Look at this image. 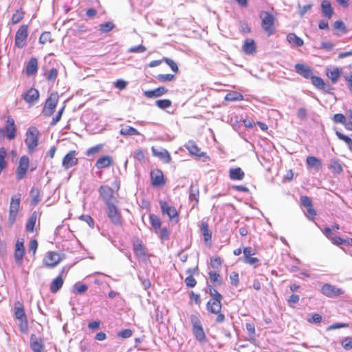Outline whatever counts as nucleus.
I'll return each instance as SVG.
<instances>
[{"label":"nucleus","mask_w":352,"mask_h":352,"mask_svg":"<svg viewBox=\"0 0 352 352\" xmlns=\"http://www.w3.org/2000/svg\"><path fill=\"white\" fill-rule=\"evenodd\" d=\"M37 219V214L36 212L32 213L30 217L28 218V221L25 225V230L28 232H33L34 230V226L36 225Z\"/></svg>","instance_id":"obj_39"},{"label":"nucleus","mask_w":352,"mask_h":352,"mask_svg":"<svg viewBox=\"0 0 352 352\" xmlns=\"http://www.w3.org/2000/svg\"><path fill=\"white\" fill-rule=\"evenodd\" d=\"M307 165L311 168L319 169L322 167L320 160L314 156H308L306 159Z\"/></svg>","instance_id":"obj_41"},{"label":"nucleus","mask_w":352,"mask_h":352,"mask_svg":"<svg viewBox=\"0 0 352 352\" xmlns=\"http://www.w3.org/2000/svg\"><path fill=\"white\" fill-rule=\"evenodd\" d=\"M99 194L106 205L113 204V201L118 202L114 191L112 188L107 185H102L98 189Z\"/></svg>","instance_id":"obj_11"},{"label":"nucleus","mask_w":352,"mask_h":352,"mask_svg":"<svg viewBox=\"0 0 352 352\" xmlns=\"http://www.w3.org/2000/svg\"><path fill=\"white\" fill-rule=\"evenodd\" d=\"M342 346L345 350H350L352 349V337H346L343 338L341 342Z\"/></svg>","instance_id":"obj_60"},{"label":"nucleus","mask_w":352,"mask_h":352,"mask_svg":"<svg viewBox=\"0 0 352 352\" xmlns=\"http://www.w3.org/2000/svg\"><path fill=\"white\" fill-rule=\"evenodd\" d=\"M156 78L158 81L161 82H170L175 79V75L170 74H158L156 76Z\"/></svg>","instance_id":"obj_53"},{"label":"nucleus","mask_w":352,"mask_h":352,"mask_svg":"<svg viewBox=\"0 0 352 352\" xmlns=\"http://www.w3.org/2000/svg\"><path fill=\"white\" fill-rule=\"evenodd\" d=\"M295 71L296 73H298V74H300L306 79L311 78V76H313L311 67L302 63L296 64Z\"/></svg>","instance_id":"obj_27"},{"label":"nucleus","mask_w":352,"mask_h":352,"mask_svg":"<svg viewBox=\"0 0 352 352\" xmlns=\"http://www.w3.org/2000/svg\"><path fill=\"white\" fill-rule=\"evenodd\" d=\"M39 131L35 126L28 128L25 133V143L28 147V152L32 153L38 144Z\"/></svg>","instance_id":"obj_5"},{"label":"nucleus","mask_w":352,"mask_h":352,"mask_svg":"<svg viewBox=\"0 0 352 352\" xmlns=\"http://www.w3.org/2000/svg\"><path fill=\"white\" fill-rule=\"evenodd\" d=\"M190 322L192 327V333L195 339L199 342H206L207 341V337L199 316L192 314L190 316Z\"/></svg>","instance_id":"obj_4"},{"label":"nucleus","mask_w":352,"mask_h":352,"mask_svg":"<svg viewBox=\"0 0 352 352\" xmlns=\"http://www.w3.org/2000/svg\"><path fill=\"white\" fill-rule=\"evenodd\" d=\"M336 134L340 140L344 141L351 148H352V140L349 136L340 131H336Z\"/></svg>","instance_id":"obj_57"},{"label":"nucleus","mask_w":352,"mask_h":352,"mask_svg":"<svg viewBox=\"0 0 352 352\" xmlns=\"http://www.w3.org/2000/svg\"><path fill=\"white\" fill-rule=\"evenodd\" d=\"M133 250L135 255L138 258H144L146 255V248L142 241L139 238L133 239Z\"/></svg>","instance_id":"obj_23"},{"label":"nucleus","mask_w":352,"mask_h":352,"mask_svg":"<svg viewBox=\"0 0 352 352\" xmlns=\"http://www.w3.org/2000/svg\"><path fill=\"white\" fill-rule=\"evenodd\" d=\"M77 151L75 150L69 151L62 160V166L67 170L78 164L77 157Z\"/></svg>","instance_id":"obj_15"},{"label":"nucleus","mask_w":352,"mask_h":352,"mask_svg":"<svg viewBox=\"0 0 352 352\" xmlns=\"http://www.w3.org/2000/svg\"><path fill=\"white\" fill-rule=\"evenodd\" d=\"M113 164V157L110 155H102L96 162L95 166L98 169L107 168Z\"/></svg>","instance_id":"obj_28"},{"label":"nucleus","mask_w":352,"mask_h":352,"mask_svg":"<svg viewBox=\"0 0 352 352\" xmlns=\"http://www.w3.org/2000/svg\"><path fill=\"white\" fill-rule=\"evenodd\" d=\"M162 60L165 62L171 68L173 72H174L175 73L179 72L178 66L174 60L168 58H163Z\"/></svg>","instance_id":"obj_58"},{"label":"nucleus","mask_w":352,"mask_h":352,"mask_svg":"<svg viewBox=\"0 0 352 352\" xmlns=\"http://www.w3.org/2000/svg\"><path fill=\"white\" fill-rule=\"evenodd\" d=\"M107 214L111 222L114 225L120 226L122 224V214L114 203L107 205Z\"/></svg>","instance_id":"obj_12"},{"label":"nucleus","mask_w":352,"mask_h":352,"mask_svg":"<svg viewBox=\"0 0 352 352\" xmlns=\"http://www.w3.org/2000/svg\"><path fill=\"white\" fill-rule=\"evenodd\" d=\"M160 206L162 214L163 215H167L170 221H174L175 223H178L179 221V213L177 209L168 204L165 201H160Z\"/></svg>","instance_id":"obj_9"},{"label":"nucleus","mask_w":352,"mask_h":352,"mask_svg":"<svg viewBox=\"0 0 352 352\" xmlns=\"http://www.w3.org/2000/svg\"><path fill=\"white\" fill-rule=\"evenodd\" d=\"M245 177V173L240 168H230L229 170V177L231 180H242Z\"/></svg>","instance_id":"obj_34"},{"label":"nucleus","mask_w":352,"mask_h":352,"mask_svg":"<svg viewBox=\"0 0 352 352\" xmlns=\"http://www.w3.org/2000/svg\"><path fill=\"white\" fill-rule=\"evenodd\" d=\"M21 197V194H16L11 197L9 206V214L8 218V223L10 226H12L16 221L17 214L19 211Z\"/></svg>","instance_id":"obj_6"},{"label":"nucleus","mask_w":352,"mask_h":352,"mask_svg":"<svg viewBox=\"0 0 352 352\" xmlns=\"http://www.w3.org/2000/svg\"><path fill=\"white\" fill-rule=\"evenodd\" d=\"M321 10L324 16L327 19H331L332 17L333 9L330 1L328 0H323L321 3Z\"/></svg>","instance_id":"obj_33"},{"label":"nucleus","mask_w":352,"mask_h":352,"mask_svg":"<svg viewBox=\"0 0 352 352\" xmlns=\"http://www.w3.org/2000/svg\"><path fill=\"white\" fill-rule=\"evenodd\" d=\"M243 253L244 255V262L254 267L258 265L259 259L256 257H252V255L255 254V251L252 247H245Z\"/></svg>","instance_id":"obj_22"},{"label":"nucleus","mask_w":352,"mask_h":352,"mask_svg":"<svg viewBox=\"0 0 352 352\" xmlns=\"http://www.w3.org/2000/svg\"><path fill=\"white\" fill-rule=\"evenodd\" d=\"M120 134L123 136H135L140 135V133L134 127L131 126L121 125L120 130Z\"/></svg>","instance_id":"obj_35"},{"label":"nucleus","mask_w":352,"mask_h":352,"mask_svg":"<svg viewBox=\"0 0 352 352\" xmlns=\"http://www.w3.org/2000/svg\"><path fill=\"white\" fill-rule=\"evenodd\" d=\"M158 234L159 238L161 241H167L170 237V232L167 228H161L158 230V232H155Z\"/></svg>","instance_id":"obj_48"},{"label":"nucleus","mask_w":352,"mask_h":352,"mask_svg":"<svg viewBox=\"0 0 352 352\" xmlns=\"http://www.w3.org/2000/svg\"><path fill=\"white\" fill-rule=\"evenodd\" d=\"M30 195L32 197V204L34 206L37 205L41 201L39 189L37 188H32L30 190Z\"/></svg>","instance_id":"obj_47"},{"label":"nucleus","mask_w":352,"mask_h":352,"mask_svg":"<svg viewBox=\"0 0 352 352\" xmlns=\"http://www.w3.org/2000/svg\"><path fill=\"white\" fill-rule=\"evenodd\" d=\"M242 48L243 52L248 55L253 54L256 50L255 42L251 38H248L245 41Z\"/></svg>","instance_id":"obj_32"},{"label":"nucleus","mask_w":352,"mask_h":352,"mask_svg":"<svg viewBox=\"0 0 352 352\" xmlns=\"http://www.w3.org/2000/svg\"><path fill=\"white\" fill-rule=\"evenodd\" d=\"M333 28L335 30L339 31L340 32L344 34L347 32V29L344 23L340 21H336L333 23Z\"/></svg>","instance_id":"obj_54"},{"label":"nucleus","mask_w":352,"mask_h":352,"mask_svg":"<svg viewBox=\"0 0 352 352\" xmlns=\"http://www.w3.org/2000/svg\"><path fill=\"white\" fill-rule=\"evenodd\" d=\"M58 95L57 93H52L45 101L43 109V113L45 117L51 116L57 106L58 102Z\"/></svg>","instance_id":"obj_10"},{"label":"nucleus","mask_w":352,"mask_h":352,"mask_svg":"<svg viewBox=\"0 0 352 352\" xmlns=\"http://www.w3.org/2000/svg\"><path fill=\"white\" fill-rule=\"evenodd\" d=\"M300 201L302 205L307 209V217L311 221H314L317 215V212L313 206L312 200L310 197L306 195L300 197Z\"/></svg>","instance_id":"obj_16"},{"label":"nucleus","mask_w":352,"mask_h":352,"mask_svg":"<svg viewBox=\"0 0 352 352\" xmlns=\"http://www.w3.org/2000/svg\"><path fill=\"white\" fill-rule=\"evenodd\" d=\"M14 318L18 320L19 330L23 333L28 331V322L23 305L19 301L14 305Z\"/></svg>","instance_id":"obj_2"},{"label":"nucleus","mask_w":352,"mask_h":352,"mask_svg":"<svg viewBox=\"0 0 352 352\" xmlns=\"http://www.w3.org/2000/svg\"><path fill=\"white\" fill-rule=\"evenodd\" d=\"M28 25L23 24L16 30L14 36V45L19 49L24 47L27 44L28 36Z\"/></svg>","instance_id":"obj_8"},{"label":"nucleus","mask_w":352,"mask_h":352,"mask_svg":"<svg viewBox=\"0 0 352 352\" xmlns=\"http://www.w3.org/2000/svg\"><path fill=\"white\" fill-rule=\"evenodd\" d=\"M333 120L336 123H341L345 126L346 124V118L342 113H336L333 117Z\"/></svg>","instance_id":"obj_61"},{"label":"nucleus","mask_w":352,"mask_h":352,"mask_svg":"<svg viewBox=\"0 0 352 352\" xmlns=\"http://www.w3.org/2000/svg\"><path fill=\"white\" fill-rule=\"evenodd\" d=\"M208 277L210 282L215 286H220L222 284V278L221 275L215 271H210Z\"/></svg>","instance_id":"obj_42"},{"label":"nucleus","mask_w":352,"mask_h":352,"mask_svg":"<svg viewBox=\"0 0 352 352\" xmlns=\"http://www.w3.org/2000/svg\"><path fill=\"white\" fill-rule=\"evenodd\" d=\"M23 99L29 104L36 102L39 98V92L36 89L30 88L22 94Z\"/></svg>","instance_id":"obj_25"},{"label":"nucleus","mask_w":352,"mask_h":352,"mask_svg":"<svg viewBox=\"0 0 352 352\" xmlns=\"http://www.w3.org/2000/svg\"><path fill=\"white\" fill-rule=\"evenodd\" d=\"M58 74V69L56 68H52L46 74L45 78L49 82H54L56 79Z\"/></svg>","instance_id":"obj_55"},{"label":"nucleus","mask_w":352,"mask_h":352,"mask_svg":"<svg viewBox=\"0 0 352 352\" xmlns=\"http://www.w3.org/2000/svg\"><path fill=\"white\" fill-rule=\"evenodd\" d=\"M192 270V269H189L187 270V273H189L190 275L185 278V283L186 286L188 287H194L197 284V280L191 274Z\"/></svg>","instance_id":"obj_50"},{"label":"nucleus","mask_w":352,"mask_h":352,"mask_svg":"<svg viewBox=\"0 0 352 352\" xmlns=\"http://www.w3.org/2000/svg\"><path fill=\"white\" fill-rule=\"evenodd\" d=\"M63 259V255L55 252H48L43 258V265L48 268H54Z\"/></svg>","instance_id":"obj_13"},{"label":"nucleus","mask_w":352,"mask_h":352,"mask_svg":"<svg viewBox=\"0 0 352 352\" xmlns=\"http://www.w3.org/2000/svg\"><path fill=\"white\" fill-rule=\"evenodd\" d=\"M287 40L294 46L301 47L304 44L303 40L294 33H289L287 36Z\"/></svg>","instance_id":"obj_38"},{"label":"nucleus","mask_w":352,"mask_h":352,"mask_svg":"<svg viewBox=\"0 0 352 352\" xmlns=\"http://www.w3.org/2000/svg\"><path fill=\"white\" fill-rule=\"evenodd\" d=\"M30 346L34 352L44 351V344L42 339L32 340Z\"/></svg>","instance_id":"obj_45"},{"label":"nucleus","mask_w":352,"mask_h":352,"mask_svg":"<svg viewBox=\"0 0 352 352\" xmlns=\"http://www.w3.org/2000/svg\"><path fill=\"white\" fill-rule=\"evenodd\" d=\"M168 93V89L163 86L153 90H147L144 92V96L148 98H157Z\"/></svg>","instance_id":"obj_29"},{"label":"nucleus","mask_w":352,"mask_h":352,"mask_svg":"<svg viewBox=\"0 0 352 352\" xmlns=\"http://www.w3.org/2000/svg\"><path fill=\"white\" fill-rule=\"evenodd\" d=\"M29 166V157L26 155L21 157L16 170V178L17 180H21L25 177Z\"/></svg>","instance_id":"obj_14"},{"label":"nucleus","mask_w":352,"mask_h":352,"mask_svg":"<svg viewBox=\"0 0 352 352\" xmlns=\"http://www.w3.org/2000/svg\"><path fill=\"white\" fill-rule=\"evenodd\" d=\"M134 158L139 162L144 161L146 158L145 152L144 150L139 148L134 152Z\"/></svg>","instance_id":"obj_63"},{"label":"nucleus","mask_w":352,"mask_h":352,"mask_svg":"<svg viewBox=\"0 0 352 352\" xmlns=\"http://www.w3.org/2000/svg\"><path fill=\"white\" fill-rule=\"evenodd\" d=\"M151 152L153 156L159 158L163 163L169 164L171 162V156L166 149L163 148H157L152 146Z\"/></svg>","instance_id":"obj_21"},{"label":"nucleus","mask_w":352,"mask_h":352,"mask_svg":"<svg viewBox=\"0 0 352 352\" xmlns=\"http://www.w3.org/2000/svg\"><path fill=\"white\" fill-rule=\"evenodd\" d=\"M25 255V247L23 241L21 240H17L15 243L14 248V261L17 265L21 266L23 264V260Z\"/></svg>","instance_id":"obj_18"},{"label":"nucleus","mask_w":352,"mask_h":352,"mask_svg":"<svg viewBox=\"0 0 352 352\" xmlns=\"http://www.w3.org/2000/svg\"><path fill=\"white\" fill-rule=\"evenodd\" d=\"M321 292L323 295L329 298L338 297L344 293L342 289L328 283L322 285Z\"/></svg>","instance_id":"obj_17"},{"label":"nucleus","mask_w":352,"mask_h":352,"mask_svg":"<svg viewBox=\"0 0 352 352\" xmlns=\"http://www.w3.org/2000/svg\"><path fill=\"white\" fill-rule=\"evenodd\" d=\"M210 264L212 268L219 269L222 265V259L220 256L210 258Z\"/></svg>","instance_id":"obj_56"},{"label":"nucleus","mask_w":352,"mask_h":352,"mask_svg":"<svg viewBox=\"0 0 352 352\" xmlns=\"http://www.w3.org/2000/svg\"><path fill=\"white\" fill-rule=\"evenodd\" d=\"M114 26L115 25L112 22L108 21L100 25V30L102 32L107 33L112 30Z\"/></svg>","instance_id":"obj_59"},{"label":"nucleus","mask_w":352,"mask_h":352,"mask_svg":"<svg viewBox=\"0 0 352 352\" xmlns=\"http://www.w3.org/2000/svg\"><path fill=\"white\" fill-rule=\"evenodd\" d=\"M149 221L155 232H158V230L162 226V221L160 218L155 214H150Z\"/></svg>","instance_id":"obj_40"},{"label":"nucleus","mask_w":352,"mask_h":352,"mask_svg":"<svg viewBox=\"0 0 352 352\" xmlns=\"http://www.w3.org/2000/svg\"><path fill=\"white\" fill-rule=\"evenodd\" d=\"M53 40L51 32L48 31L43 32L39 37V43L43 45L51 43Z\"/></svg>","instance_id":"obj_46"},{"label":"nucleus","mask_w":352,"mask_h":352,"mask_svg":"<svg viewBox=\"0 0 352 352\" xmlns=\"http://www.w3.org/2000/svg\"><path fill=\"white\" fill-rule=\"evenodd\" d=\"M155 104L160 109H166L171 106L172 102L169 99H162L157 100Z\"/></svg>","instance_id":"obj_52"},{"label":"nucleus","mask_w":352,"mask_h":352,"mask_svg":"<svg viewBox=\"0 0 352 352\" xmlns=\"http://www.w3.org/2000/svg\"><path fill=\"white\" fill-rule=\"evenodd\" d=\"M38 71V60L35 57H32L26 66L25 73L27 76H30L36 74Z\"/></svg>","instance_id":"obj_30"},{"label":"nucleus","mask_w":352,"mask_h":352,"mask_svg":"<svg viewBox=\"0 0 352 352\" xmlns=\"http://www.w3.org/2000/svg\"><path fill=\"white\" fill-rule=\"evenodd\" d=\"M226 101H241L243 100V96L237 91H230L225 96Z\"/></svg>","instance_id":"obj_44"},{"label":"nucleus","mask_w":352,"mask_h":352,"mask_svg":"<svg viewBox=\"0 0 352 352\" xmlns=\"http://www.w3.org/2000/svg\"><path fill=\"white\" fill-rule=\"evenodd\" d=\"M63 272L60 274L56 278H55L51 283L50 286V292L52 294L57 293L60 288L63 287L64 283V280L62 276Z\"/></svg>","instance_id":"obj_31"},{"label":"nucleus","mask_w":352,"mask_h":352,"mask_svg":"<svg viewBox=\"0 0 352 352\" xmlns=\"http://www.w3.org/2000/svg\"><path fill=\"white\" fill-rule=\"evenodd\" d=\"M342 73V70L336 67H327L325 69V74L332 84H336L338 82Z\"/></svg>","instance_id":"obj_24"},{"label":"nucleus","mask_w":352,"mask_h":352,"mask_svg":"<svg viewBox=\"0 0 352 352\" xmlns=\"http://www.w3.org/2000/svg\"><path fill=\"white\" fill-rule=\"evenodd\" d=\"M5 133L9 140H14L16 135V127L14 120L11 116H8L5 124Z\"/></svg>","instance_id":"obj_19"},{"label":"nucleus","mask_w":352,"mask_h":352,"mask_svg":"<svg viewBox=\"0 0 352 352\" xmlns=\"http://www.w3.org/2000/svg\"><path fill=\"white\" fill-rule=\"evenodd\" d=\"M199 191L197 187L190 186V195L189 198L191 200H194L195 204H197L199 203Z\"/></svg>","instance_id":"obj_49"},{"label":"nucleus","mask_w":352,"mask_h":352,"mask_svg":"<svg viewBox=\"0 0 352 352\" xmlns=\"http://www.w3.org/2000/svg\"><path fill=\"white\" fill-rule=\"evenodd\" d=\"M200 229L204 236V242L206 244H210L212 239V232L209 229L208 223L207 222H203Z\"/></svg>","instance_id":"obj_37"},{"label":"nucleus","mask_w":352,"mask_h":352,"mask_svg":"<svg viewBox=\"0 0 352 352\" xmlns=\"http://www.w3.org/2000/svg\"><path fill=\"white\" fill-rule=\"evenodd\" d=\"M65 109V106H63L60 109L58 110L56 116L54 117L51 121V126H55L60 120Z\"/></svg>","instance_id":"obj_62"},{"label":"nucleus","mask_w":352,"mask_h":352,"mask_svg":"<svg viewBox=\"0 0 352 352\" xmlns=\"http://www.w3.org/2000/svg\"><path fill=\"white\" fill-rule=\"evenodd\" d=\"M79 219L85 222H86L90 228H93L94 227V219L89 214H83L81 215Z\"/></svg>","instance_id":"obj_64"},{"label":"nucleus","mask_w":352,"mask_h":352,"mask_svg":"<svg viewBox=\"0 0 352 352\" xmlns=\"http://www.w3.org/2000/svg\"><path fill=\"white\" fill-rule=\"evenodd\" d=\"M103 147L104 145L102 144H97L87 149L85 154L87 156L94 155L95 154L99 153L103 148Z\"/></svg>","instance_id":"obj_51"},{"label":"nucleus","mask_w":352,"mask_h":352,"mask_svg":"<svg viewBox=\"0 0 352 352\" xmlns=\"http://www.w3.org/2000/svg\"><path fill=\"white\" fill-rule=\"evenodd\" d=\"M25 14V12L22 8L17 9L12 16V23L14 25L19 23L24 18Z\"/></svg>","instance_id":"obj_43"},{"label":"nucleus","mask_w":352,"mask_h":352,"mask_svg":"<svg viewBox=\"0 0 352 352\" xmlns=\"http://www.w3.org/2000/svg\"><path fill=\"white\" fill-rule=\"evenodd\" d=\"M151 184L154 187L164 186L166 183L163 172L158 168L151 171Z\"/></svg>","instance_id":"obj_20"},{"label":"nucleus","mask_w":352,"mask_h":352,"mask_svg":"<svg viewBox=\"0 0 352 352\" xmlns=\"http://www.w3.org/2000/svg\"><path fill=\"white\" fill-rule=\"evenodd\" d=\"M222 296H219V299L210 298L206 303L207 310L212 314L217 315L215 322L221 324L226 320V316L222 312L221 300Z\"/></svg>","instance_id":"obj_1"},{"label":"nucleus","mask_w":352,"mask_h":352,"mask_svg":"<svg viewBox=\"0 0 352 352\" xmlns=\"http://www.w3.org/2000/svg\"><path fill=\"white\" fill-rule=\"evenodd\" d=\"M21 197V194H16L11 197L9 206V214L8 218V223L10 226H12L16 221L17 214L19 211Z\"/></svg>","instance_id":"obj_7"},{"label":"nucleus","mask_w":352,"mask_h":352,"mask_svg":"<svg viewBox=\"0 0 352 352\" xmlns=\"http://www.w3.org/2000/svg\"><path fill=\"white\" fill-rule=\"evenodd\" d=\"M185 147L191 155H195L198 157H202L206 155V153L201 151V148L198 146L195 141H188L185 144Z\"/></svg>","instance_id":"obj_26"},{"label":"nucleus","mask_w":352,"mask_h":352,"mask_svg":"<svg viewBox=\"0 0 352 352\" xmlns=\"http://www.w3.org/2000/svg\"><path fill=\"white\" fill-rule=\"evenodd\" d=\"M259 17L261 20V28L267 34V35L271 36L274 34L276 31V18L274 14L269 12L261 11L259 13Z\"/></svg>","instance_id":"obj_3"},{"label":"nucleus","mask_w":352,"mask_h":352,"mask_svg":"<svg viewBox=\"0 0 352 352\" xmlns=\"http://www.w3.org/2000/svg\"><path fill=\"white\" fill-rule=\"evenodd\" d=\"M310 79L311 80L312 84L318 89L326 91L329 88V86L319 76L313 75Z\"/></svg>","instance_id":"obj_36"}]
</instances>
